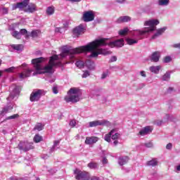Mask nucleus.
Returning a JSON list of instances; mask_svg holds the SVG:
<instances>
[{
	"label": "nucleus",
	"instance_id": "nucleus-25",
	"mask_svg": "<svg viewBox=\"0 0 180 180\" xmlns=\"http://www.w3.org/2000/svg\"><path fill=\"white\" fill-rule=\"evenodd\" d=\"M58 146H60V141H54L53 146L51 148L50 153H54V151L58 150V148H60Z\"/></svg>",
	"mask_w": 180,
	"mask_h": 180
},
{
	"label": "nucleus",
	"instance_id": "nucleus-59",
	"mask_svg": "<svg viewBox=\"0 0 180 180\" xmlns=\"http://www.w3.org/2000/svg\"><path fill=\"white\" fill-rule=\"evenodd\" d=\"M2 64V60L0 59V65ZM0 77H2V70H0Z\"/></svg>",
	"mask_w": 180,
	"mask_h": 180
},
{
	"label": "nucleus",
	"instance_id": "nucleus-29",
	"mask_svg": "<svg viewBox=\"0 0 180 180\" xmlns=\"http://www.w3.org/2000/svg\"><path fill=\"white\" fill-rule=\"evenodd\" d=\"M112 134H113V131H110L108 134H105V136H104V140L108 143H110Z\"/></svg>",
	"mask_w": 180,
	"mask_h": 180
},
{
	"label": "nucleus",
	"instance_id": "nucleus-43",
	"mask_svg": "<svg viewBox=\"0 0 180 180\" xmlns=\"http://www.w3.org/2000/svg\"><path fill=\"white\" fill-rule=\"evenodd\" d=\"M63 29H64V30H65V27H63V28H62V27H56V30H55V32L56 33H63Z\"/></svg>",
	"mask_w": 180,
	"mask_h": 180
},
{
	"label": "nucleus",
	"instance_id": "nucleus-46",
	"mask_svg": "<svg viewBox=\"0 0 180 180\" xmlns=\"http://www.w3.org/2000/svg\"><path fill=\"white\" fill-rule=\"evenodd\" d=\"M115 61H117V58L116 56H112L109 60L110 63H115Z\"/></svg>",
	"mask_w": 180,
	"mask_h": 180
},
{
	"label": "nucleus",
	"instance_id": "nucleus-53",
	"mask_svg": "<svg viewBox=\"0 0 180 180\" xmlns=\"http://www.w3.org/2000/svg\"><path fill=\"white\" fill-rule=\"evenodd\" d=\"M117 4H124L126 2V0H115Z\"/></svg>",
	"mask_w": 180,
	"mask_h": 180
},
{
	"label": "nucleus",
	"instance_id": "nucleus-17",
	"mask_svg": "<svg viewBox=\"0 0 180 180\" xmlns=\"http://www.w3.org/2000/svg\"><path fill=\"white\" fill-rule=\"evenodd\" d=\"M165 30H167V27H163L162 28L157 30L156 33L153 35L152 39H154L160 37V36H162V34L165 32Z\"/></svg>",
	"mask_w": 180,
	"mask_h": 180
},
{
	"label": "nucleus",
	"instance_id": "nucleus-57",
	"mask_svg": "<svg viewBox=\"0 0 180 180\" xmlns=\"http://www.w3.org/2000/svg\"><path fill=\"white\" fill-rule=\"evenodd\" d=\"M172 91H174V88L172 87H169L167 89V92H172Z\"/></svg>",
	"mask_w": 180,
	"mask_h": 180
},
{
	"label": "nucleus",
	"instance_id": "nucleus-36",
	"mask_svg": "<svg viewBox=\"0 0 180 180\" xmlns=\"http://www.w3.org/2000/svg\"><path fill=\"white\" fill-rule=\"evenodd\" d=\"M127 32H129V29L124 28L123 30H120L118 33H119L120 36H124V34H126V33H127Z\"/></svg>",
	"mask_w": 180,
	"mask_h": 180
},
{
	"label": "nucleus",
	"instance_id": "nucleus-33",
	"mask_svg": "<svg viewBox=\"0 0 180 180\" xmlns=\"http://www.w3.org/2000/svg\"><path fill=\"white\" fill-rule=\"evenodd\" d=\"M43 141V137L39 134H36L34 137V141L35 143H40V141Z\"/></svg>",
	"mask_w": 180,
	"mask_h": 180
},
{
	"label": "nucleus",
	"instance_id": "nucleus-48",
	"mask_svg": "<svg viewBox=\"0 0 180 180\" xmlns=\"http://www.w3.org/2000/svg\"><path fill=\"white\" fill-rule=\"evenodd\" d=\"M167 150H172V144L171 143H169L166 146Z\"/></svg>",
	"mask_w": 180,
	"mask_h": 180
},
{
	"label": "nucleus",
	"instance_id": "nucleus-16",
	"mask_svg": "<svg viewBox=\"0 0 180 180\" xmlns=\"http://www.w3.org/2000/svg\"><path fill=\"white\" fill-rule=\"evenodd\" d=\"M20 92V91H19V89H18V87H15L12 93H11L9 96L7 98L8 101H12L13 99H15V98L19 95Z\"/></svg>",
	"mask_w": 180,
	"mask_h": 180
},
{
	"label": "nucleus",
	"instance_id": "nucleus-62",
	"mask_svg": "<svg viewBox=\"0 0 180 180\" xmlns=\"http://www.w3.org/2000/svg\"><path fill=\"white\" fill-rule=\"evenodd\" d=\"M142 85H143V86H146V84H143Z\"/></svg>",
	"mask_w": 180,
	"mask_h": 180
},
{
	"label": "nucleus",
	"instance_id": "nucleus-9",
	"mask_svg": "<svg viewBox=\"0 0 180 180\" xmlns=\"http://www.w3.org/2000/svg\"><path fill=\"white\" fill-rule=\"evenodd\" d=\"M11 35L18 40L22 39V36H25V39L30 37V33H29L26 29H21L20 32L13 31Z\"/></svg>",
	"mask_w": 180,
	"mask_h": 180
},
{
	"label": "nucleus",
	"instance_id": "nucleus-55",
	"mask_svg": "<svg viewBox=\"0 0 180 180\" xmlns=\"http://www.w3.org/2000/svg\"><path fill=\"white\" fill-rule=\"evenodd\" d=\"M102 163L108 164V159H106V158H103Z\"/></svg>",
	"mask_w": 180,
	"mask_h": 180
},
{
	"label": "nucleus",
	"instance_id": "nucleus-56",
	"mask_svg": "<svg viewBox=\"0 0 180 180\" xmlns=\"http://www.w3.org/2000/svg\"><path fill=\"white\" fill-rule=\"evenodd\" d=\"M162 120H160V121H158L157 122V124H158V126H161L162 124Z\"/></svg>",
	"mask_w": 180,
	"mask_h": 180
},
{
	"label": "nucleus",
	"instance_id": "nucleus-31",
	"mask_svg": "<svg viewBox=\"0 0 180 180\" xmlns=\"http://www.w3.org/2000/svg\"><path fill=\"white\" fill-rule=\"evenodd\" d=\"M169 79H171V73H169V72H167L162 77V81H169Z\"/></svg>",
	"mask_w": 180,
	"mask_h": 180
},
{
	"label": "nucleus",
	"instance_id": "nucleus-4",
	"mask_svg": "<svg viewBox=\"0 0 180 180\" xmlns=\"http://www.w3.org/2000/svg\"><path fill=\"white\" fill-rule=\"evenodd\" d=\"M26 6H27V8L24 10V12H26L27 13H33L37 11V6H36V4H29V0H23L22 2L13 4L12 11H16V9L22 11L24 8H26Z\"/></svg>",
	"mask_w": 180,
	"mask_h": 180
},
{
	"label": "nucleus",
	"instance_id": "nucleus-38",
	"mask_svg": "<svg viewBox=\"0 0 180 180\" xmlns=\"http://www.w3.org/2000/svg\"><path fill=\"white\" fill-rule=\"evenodd\" d=\"M109 77V70H106L105 72H103L101 75V79H105Z\"/></svg>",
	"mask_w": 180,
	"mask_h": 180
},
{
	"label": "nucleus",
	"instance_id": "nucleus-20",
	"mask_svg": "<svg viewBox=\"0 0 180 180\" xmlns=\"http://www.w3.org/2000/svg\"><path fill=\"white\" fill-rule=\"evenodd\" d=\"M13 109V105L12 104H8L7 106L4 107L1 112V115L4 116V115H6V113H9L11 110Z\"/></svg>",
	"mask_w": 180,
	"mask_h": 180
},
{
	"label": "nucleus",
	"instance_id": "nucleus-35",
	"mask_svg": "<svg viewBox=\"0 0 180 180\" xmlns=\"http://www.w3.org/2000/svg\"><path fill=\"white\" fill-rule=\"evenodd\" d=\"M172 60V58H171V56H165L163 58V63L165 64H168V63H171Z\"/></svg>",
	"mask_w": 180,
	"mask_h": 180
},
{
	"label": "nucleus",
	"instance_id": "nucleus-7",
	"mask_svg": "<svg viewBox=\"0 0 180 180\" xmlns=\"http://www.w3.org/2000/svg\"><path fill=\"white\" fill-rule=\"evenodd\" d=\"M75 179L77 180H90L91 174L88 172L81 171L79 169L74 170Z\"/></svg>",
	"mask_w": 180,
	"mask_h": 180
},
{
	"label": "nucleus",
	"instance_id": "nucleus-24",
	"mask_svg": "<svg viewBox=\"0 0 180 180\" xmlns=\"http://www.w3.org/2000/svg\"><path fill=\"white\" fill-rule=\"evenodd\" d=\"M111 131H113L111 134L112 140H119V139L122 137V134L120 133L116 132L115 129H112Z\"/></svg>",
	"mask_w": 180,
	"mask_h": 180
},
{
	"label": "nucleus",
	"instance_id": "nucleus-5",
	"mask_svg": "<svg viewBox=\"0 0 180 180\" xmlns=\"http://www.w3.org/2000/svg\"><path fill=\"white\" fill-rule=\"evenodd\" d=\"M81 95V89L75 87L71 88L68 92V96H65V101L68 103H77L79 101Z\"/></svg>",
	"mask_w": 180,
	"mask_h": 180
},
{
	"label": "nucleus",
	"instance_id": "nucleus-44",
	"mask_svg": "<svg viewBox=\"0 0 180 180\" xmlns=\"http://www.w3.org/2000/svg\"><path fill=\"white\" fill-rule=\"evenodd\" d=\"M89 75H91V74L89 73V71L86 70L84 74L82 75V78H86L87 77H89Z\"/></svg>",
	"mask_w": 180,
	"mask_h": 180
},
{
	"label": "nucleus",
	"instance_id": "nucleus-12",
	"mask_svg": "<svg viewBox=\"0 0 180 180\" xmlns=\"http://www.w3.org/2000/svg\"><path fill=\"white\" fill-rule=\"evenodd\" d=\"M95 19V14H94L93 11H89L84 13L83 20L84 22H92Z\"/></svg>",
	"mask_w": 180,
	"mask_h": 180
},
{
	"label": "nucleus",
	"instance_id": "nucleus-39",
	"mask_svg": "<svg viewBox=\"0 0 180 180\" xmlns=\"http://www.w3.org/2000/svg\"><path fill=\"white\" fill-rule=\"evenodd\" d=\"M30 36H31V37H37V36H39V32L37 30H34L30 33Z\"/></svg>",
	"mask_w": 180,
	"mask_h": 180
},
{
	"label": "nucleus",
	"instance_id": "nucleus-22",
	"mask_svg": "<svg viewBox=\"0 0 180 180\" xmlns=\"http://www.w3.org/2000/svg\"><path fill=\"white\" fill-rule=\"evenodd\" d=\"M84 65H86L88 70H95V63L91 60H86Z\"/></svg>",
	"mask_w": 180,
	"mask_h": 180
},
{
	"label": "nucleus",
	"instance_id": "nucleus-26",
	"mask_svg": "<svg viewBox=\"0 0 180 180\" xmlns=\"http://www.w3.org/2000/svg\"><path fill=\"white\" fill-rule=\"evenodd\" d=\"M146 164L148 167H157V165H158V161L157 159L153 158L151 160L148 161Z\"/></svg>",
	"mask_w": 180,
	"mask_h": 180
},
{
	"label": "nucleus",
	"instance_id": "nucleus-15",
	"mask_svg": "<svg viewBox=\"0 0 180 180\" xmlns=\"http://www.w3.org/2000/svg\"><path fill=\"white\" fill-rule=\"evenodd\" d=\"M83 32H84V25H80L76 27L73 30L74 37H75V36L77 37H78V36H79V34H81Z\"/></svg>",
	"mask_w": 180,
	"mask_h": 180
},
{
	"label": "nucleus",
	"instance_id": "nucleus-47",
	"mask_svg": "<svg viewBox=\"0 0 180 180\" xmlns=\"http://www.w3.org/2000/svg\"><path fill=\"white\" fill-rule=\"evenodd\" d=\"M46 81H48V82H49V84H53V82H54L56 81V78L49 79V77H47L46 79Z\"/></svg>",
	"mask_w": 180,
	"mask_h": 180
},
{
	"label": "nucleus",
	"instance_id": "nucleus-21",
	"mask_svg": "<svg viewBox=\"0 0 180 180\" xmlns=\"http://www.w3.org/2000/svg\"><path fill=\"white\" fill-rule=\"evenodd\" d=\"M149 133H151V129L150 127H145L139 131V134L141 136H146V134H148Z\"/></svg>",
	"mask_w": 180,
	"mask_h": 180
},
{
	"label": "nucleus",
	"instance_id": "nucleus-6",
	"mask_svg": "<svg viewBox=\"0 0 180 180\" xmlns=\"http://www.w3.org/2000/svg\"><path fill=\"white\" fill-rule=\"evenodd\" d=\"M46 95V91L44 89H34L30 94V102H39L41 96Z\"/></svg>",
	"mask_w": 180,
	"mask_h": 180
},
{
	"label": "nucleus",
	"instance_id": "nucleus-49",
	"mask_svg": "<svg viewBox=\"0 0 180 180\" xmlns=\"http://www.w3.org/2000/svg\"><path fill=\"white\" fill-rule=\"evenodd\" d=\"M140 75H141L143 78H146V77H147V75H146V71L144 70L140 72Z\"/></svg>",
	"mask_w": 180,
	"mask_h": 180
},
{
	"label": "nucleus",
	"instance_id": "nucleus-14",
	"mask_svg": "<svg viewBox=\"0 0 180 180\" xmlns=\"http://www.w3.org/2000/svg\"><path fill=\"white\" fill-rule=\"evenodd\" d=\"M99 140V138L96 136H87L85 140V144L91 146V144H95Z\"/></svg>",
	"mask_w": 180,
	"mask_h": 180
},
{
	"label": "nucleus",
	"instance_id": "nucleus-28",
	"mask_svg": "<svg viewBox=\"0 0 180 180\" xmlns=\"http://www.w3.org/2000/svg\"><path fill=\"white\" fill-rule=\"evenodd\" d=\"M87 167L90 168V169H98V168L99 167V165H98V163L94 162H90L87 165Z\"/></svg>",
	"mask_w": 180,
	"mask_h": 180
},
{
	"label": "nucleus",
	"instance_id": "nucleus-60",
	"mask_svg": "<svg viewBox=\"0 0 180 180\" xmlns=\"http://www.w3.org/2000/svg\"><path fill=\"white\" fill-rule=\"evenodd\" d=\"M176 171H180V165L176 167Z\"/></svg>",
	"mask_w": 180,
	"mask_h": 180
},
{
	"label": "nucleus",
	"instance_id": "nucleus-3",
	"mask_svg": "<svg viewBox=\"0 0 180 180\" xmlns=\"http://www.w3.org/2000/svg\"><path fill=\"white\" fill-rule=\"evenodd\" d=\"M60 60V57L58 55L53 56L50 58L49 64L44 67L41 65L44 61L47 60V58L40 57L37 58H34L32 60V64H33L34 68L36 70V72L32 74L33 76L36 75V74H47L49 77H51L54 74L53 67H57L58 65V63L56 61Z\"/></svg>",
	"mask_w": 180,
	"mask_h": 180
},
{
	"label": "nucleus",
	"instance_id": "nucleus-13",
	"mask_svg": "<svg viewBox=\"0 0 180 180\" xmlns=\"http://www.w3.org/2000/svg\"><path fill=\"white\" fill-rule=\"evenodd\" d=\"M149 58L152 63H158L161 58V52L155 51L150 56Z\"/></svg>",
	"mask_w": 180,
	"mask_h": 180
},
{
	"label": "nucleus",
	"instance_id": "nucleus-52",
	"mask_svg": "<svg viewBox=\"0 0 180 180\" xmlns=\"http://www.w3.org/2000/svg\"><path fill=\"white\" fill-rule=\"evenodd\" d=\"M53 94H58V89H57V86L53 87Z\"/></svg>",
	"mask_w": 180,
	"mask_h": 180
},
{
	"label": "nucleus",
	"instance_id": "nucleus-2",
	"mask_svg": "<svg viewBox=\"0 0 180 180\" xmlns=\"http://www.w3.org/2000/svg\"><path fill=\"white\" fill-rule=\"evenodd\" d=\"M157 25H160V20L155 19H150L144 22L143 26H149L148 27H143L142 30H136L132 32L133 37L136 39L127 38V44L133 46L137 44L139 40H143L146 36H148L150 33H153L157 29Z\"/></svg>",
	"mask_w": 180,
	"mask_h": 180
},
{
	"label": "nucleus",
	"instance_id": "nucleus-23",
	"mask_svg": "<svg viewBox=\"0 0 180 180\" xmlns=\"http://www.w3.org/2000/svg\"><path fill=\"white\" fill-rule=\"evenodd\" d=\"M160 70H161V65L150 66L149 68V71H150V72H153V74H159Z\"/></svg>",
	"mask_w": 180,
	"mask_h": 180
},
{
	"label": "nucleus",
	"instance_id": "nucleus-41",
	"mask_svg": "<svg viewBox=\"0 0 180 180\" xmlns=\"http://www.w3.org/2000/svg\"><path fill=\"white\" fill-rule=\"evenodd\" d=\"M16 117H19V115L14 114L13 115H11L10 117H8L6 120H11V119H16Z\"/></svg>",
	"mask_w": 180,
	"mask_h": 180
},
{
	"label": "nucleus",
	"instance_id": "nucleus-63",
	"mask_svg": "<svg viewBox=\"0 0 180 180\" xmlns=\"http://www.w3.org/2000/svg\"><path fill=\"white\" fill-rule=\"evenodd\" d=\"M150 180H155V179H150Z\"/></svg>",
	"mask_w": 180,
	"mask_h": 180
},
{
	"label": "nucleus",
	"instance_id": "nucleus-61",
	"mask_svg": "<svg viewBox=\"0 0 180 180\" xmlns=\"http://www.w3.org/2000/svg\"><path fill=\"white\" fill-rule=\"evenodd\" d=\"M153 176L155 178V176H157V173L153 174Z\"/></svg>",
	"mask_w": 180,
	"mask_h": 180
},
{
	"label": "nucleus",
	"instance_id": "nucleus-11",
	"mask_svg": "<svg viewBox=\"0 0 180 180\" xmlns=\"http://www.w3.org/2000/svg\"><path fill=\"white\" fill-rule=\"evenodd\" d=\"M18 148V150L23 151L24 153H26L30 150H33V146L27 141H20Z\"/></svg>",
	"mask_w": 180,
	"mask_h": 180
},
{
	"label": "nucleus",
	"instance_id": "nucleus-40",
	"mask_svg": "<svg viewBox=\"0 0 180 180\" xmlns=\"http://www.w3.org/2000/svg\"><path fill=\"white\" fill-rule=\"evenodd\" d=\"M1 12L3 15H8V12H9V8H6V7H3L1 8Z\"/></svg>",
	"mask_w": 180,
	"mask_h": 180
},
{
	"label": "nucleus",
	"instance_id": "nucleus-32",
	"mask_svg": "<svg viewBox=\"0 0 180 180\" xmlns=\"http://www.w3.org/2000/svg\"><path fill=\"white\" fill-rule=\"evenodd\" d=\"M75 65L78 67V68H84L85 67V62L83 60H77L75 63Z\"/></svg>",
	"mask_w": 180,
	"mask_h": 180
},
{
	"label": "nucleus",
	"instance_id": "nucleus-54",
	"mask_svg": "<svg viewBox=\"0 0 180 180\" xmlns=\"http://www.w3.org/2000/svg\"><path fill=\"white\" fill-rule=\"evenodd\" d=\"M112 144L113 146H117V144H119V141H117V139L114 140Z\"/></svg>",
	"mask_w": 180,
	"mask_h": 180
},
{
	"label": "nucleus",
	"instance_id": "nucleus-34",
	"mask_svg": "<svg viewBox=\"0 0 180 180\" xmlns=\"http://www.w3.org/2000/svg\"><path fill=\"white\" fill-rule=\"evenodd\" d=\"M11 47L14 50H17V51H21V50L23 49V45L22 44L12 45Z\"/></svg>",
	"mask_w": 180,
	"mask_h": 180
},
{
	"label": "nucleus",
	"instance_id": "nucleus-51",
	"mask_svg": "<svg viewBox=\"0 0 180 180\" xmlns=\"http://www.w3.org/2000/svg\"><path fill=\"white\" fill-rule=\"evenodd\" d=\"M172 47H173L174 49H180V43L173 44V45H172Z\"/></svg>",
	"mask_w": 180,
	"mask_h": 180
},
{
	"label": "nucleus",
	"instance_id": "nucleus-18",
	"mask_svg": "<svg viewBox=\"0 0 180 180\" xmlns=\"http://www.w3.org/2000/svg\"><path fill=\"white\" fill-rule=\"evenodd\" d=\"M131 20V18L127 15L121 16L117 20L116 23H126L127 22H130Z\"/></svg>",
	"mask_w": 180,
	"mask_h": 180
},
{
	"label": "nucleus",
	"instance_id": "nucleus-8",
	"mask_svg": "<svg viewBox=\"0 0 180 180\" xmlns=\"http://www.w3.org/2000/svg\"><path fill=\"white\" fill-rule=\"evenodd\" d=\"M19 68H23L22 72L19 74V77L21 79H25V78L30 77V75H32V72H33V70L27 68V64L26 63H22L21 66H19Z\"/></svg>",
	"mask_w": 180,
	"mask_h": 180
},
{
	"label": "nucleus",
	"instance_id": "nucleus-37",
	"mask_svg": "<svg viewBox=\"0 0 180 180\" xmlns=\"http://www.w3.org/2000/svg\"><path fill=\"white\" fill-rule=\"evenodd\" d=\"M47 15H53L54 13V8L53 7H48L46 9Z\"/></svg>",
	"mask_w": 180,
	"mask_h": 180
},
{
	"label": "nucleus",
	"instance_id": "nucleus-1",
	"mask_svg": "<svg viewBox=\"0 0 180 180\" xmlns=\"http://www.w3.org/2000/svg\"><path fill=\"white\" fill-rule=\"evenodd\" d=\"M105 46H109L111 49H113V47H123V46H124V40L123 39H120L109 41V39L106 38H100L90 42L86 46H82L79 48L71 49L67 46H63L62 49V53H60V56L61 58H65V57L69 56L71 60H72L74 59V56H75V54H81V53L86 51L91 52L90 57L92 58H96L99 54H103V56L112 54V52L99 48Z\"/></svg>",
	"mask_w": 180,
	"mask_h": 180
},
{
	"label": "nucleus",
	"instance_id": "nucleus-58",
	"mask_svg": "<svg viewBox=\"0 0 180 180\" xmlns=\"http://www.w3.org/2000/svg\"><path fill=\"white\" fill-rule=\"evenodd\" d=\"M166 117L167 120H171V116L167 114Z\"/></svg>",
	"mask_w": 180,
	"mask_h": 180
},
{
	"label": "nucleus",
	"instance_id": "nucleus-30",
	"mask_svg": "<svg viewBox=\"0 0 180 180\" xmlns=\"http://www.w3.org/2000/svg\"><path fill=\"white\" fill-rule=\"evenodd\" d=\"M44 129V125L41 123H37L35 127H34V130H37V131H41Z\"/></svg>",
	"mask_w": 180,
	"mask_h": 180
},
{
	"label": "nucleus",
	"instance_id": "nucleus-19",
	"mask_svg": "<svg viewBox=\"0 0 180 180\" xmlns=\"http://www.w3.org/2000/svg\"><path fill=\"white\" fill-rule=\"evenodd\" d=\"M129 162V157L127 156H121L118 158V164L121 167L123 165H126Z\"/></svg>",
	"mask_w": 180,
	"mask_h": 180
},
{
	"label": "nucleus",
	"instance_id": "nucleus-50",
	"mask_svg": "<svg viewBox=\"0 0 180 180\" xmlns=\"http://www.w3.org/2000/svg\"><path fill=\"white\" fill-rule=\"evenodd\" d=\"M145 146H146L148 148H151V147H153V143L149 142V143H145Z\"/></svg>",
	"mask_w": 180,
	"mask_h": 180
},
{
	"label": "nucleus",
	"instance_id": "nucleus-27",
	"mask_svg": "<svg viewBox=\"0 0 180 180\" xmlns=\"http://www.w3.org/2000/svg\"><path fill=\"white\" fill-rule=\"evenodd\" d=\"M158 5L159 6H168L169 5V0H158Z\"/></svg>",
	"mask_w": 180,
	"mask_h": 180
},
{
	"label": "nucleus",
	"instance_id": "nucleus-45",
	"mask_svg": "<svg viewBox=\"0 0 180 180\" xmlns=\"http://www.w3.org/2000/svg\"><path fill=\"white\" fill-rule=\"evenodd\" d=\"M15 67H11V68H7V69H5V72H13V70H15Z\"/></svg>",
	"mask_w": 180,
	"mask_h": 180
},
{
	"label": "nucleus",
	"instance_id": "nucleus-42",
	"mask_svg": "<svg viewBox=\"0 0 180 180\" xmlns=\"http://www.w3.org/2000/svg\"><path fill=\"white\" fill-rule=\"evenodd\" d=\"M69 124L71 127H75V125L77 124V121L75 120H70Z\"/></svg>",
	"mask_w": 180,
	"mask_h": 180
},
{
	"label": "nucleus",
	"instance_id": "nucleus-10",
	"mask_svg": "<svg viewBox=\"0 0 180 180\" xmlns=\"http://www.w3.org/2000/svg\"><path fill=\"white\" fill-rule=\"evenodd\" d=\"M96 126H107V127H110L112 123L106 120H96L89 122V127H96Z\"/></svg>",
	"mask_w": 180,
	"mask_h": 180
}]
</instances>
